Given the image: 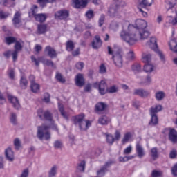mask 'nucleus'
I'll use <instances>...</instances> for the list:
<instances>
[{
  "label": "nucleus",
  "mask_w": 177,
  "mask_h": 177,
  "mask_svg": "<svg viewBox=\"0 0 177 177\" xmlns=\"http://www.w3.org/2000/svg\"><path fill=\"white\" fill-rule=\"evenodd\" d=\"M147 46H149L154 52L158 49V45L157 44V38L151 37L149 41L146 44Z\"/></svg>",
  "instance_id": "ddd939ff"
},
{
  "label": "nucleus",
  "mask_w": 177,
  "mask_h": 177,
  "mask_svg": "<svg viewBox=\"0 0 177 177\" xmlns=\"http://www.w3.org/2000/svg\"><path fill=\"white\" fill-rule=\"evenodd\" d=\"M145 85H150L151 84V76L147 75L145 81L142 82Z\"/></svg>",
  "instance_id": "6e6d98bb"
},
{
  "label": "nucleus",
  "mask_w": 177,
  "mask_h": 177,
  "mask_svg": "<svg viewBox=\"0 0 177 177\" xmlns=\"http://www.w3.org/2000/svg\"><path fill=\"white\" fill-rule=\"evenodd\" d=\"M108 15H109L110 17L121 19L122 16L120 6H118V4H112L108 10Z\"/></svg>",
  "instance_id": "20e7f679"
},
{
  "label": "nucleus",
  "mask_w": 177,
  "mask_h": 177,
  "mask_svg": "<svg viewBox=\"0 0 177 177\" xmlns=\"http://www.w3.org/2000/svg\"><path fill=\"white\" fill-rule=\"evenodd\" d=\"M110 121H111V120L106 115H102L98 118V123H100V125H108Z\"/></svg>",
  "instance_id": "b1692460"
},
{
  "label": "nucleus",
  "mask_w": 177,
  "mask_h": 177,
  "mask_svg": "<svg viewBox=\"0 0 177 177\" xmlns=\"http://www.w3.org/2000/svg\"><path fill=\"white\" fill-rule=\"evenodd\" d=\"M6 42L8 45H11V44H15V42H16V37H6Z\"/></svg>",
  "instance_id": "c03bdc74"
},
{
  "label": "nucleus",
  "mask_w": 177,
  "mask_h": 177,
  "mask_svg": "<svg viewBox=\"0 0 177 177\" xmlns=\"http://www.w3.org/2000/svg\"><path fill=\"white\" fill-rule=\"evenodd\" d=\"M177 156V151L175 149H173L172 151H170L169 153V158L171 159L176 158Z\"/></svg>",
  "instance_id": "0e129e2a"
},
{
  "label": "nucleus",
  "mask_w": 177,
  "mask_h": 177,
  "mask_svg": "<svg viewBox=\"0 0 177 177\" xmlns=\"http://www.w3.org/2000/svg\"><path fill=\"white\" fill-rule=\"evenodd\" d=\"M43 100L45 103H49L50 102V94L49 93H45Z\"/></svg>",
  "instance_id": "864d4df0"
},
{
  "label": "nucleus",
  "mask_w": 177,
  "mask_h": 177,
  "mask_svg": "<svg viewBox=\"0 0 177 177\" xmlns=\"http://www.w3.org/2000/svg\"><path fill=\"white\" fill-rule=\"evenodd\" d=\"M28 82H27V79L25 77H21V86L24 88L26 89L27 88Z\"/></svg>",
  "instance_id": "3c124183"
},
{
  "label": "nucleus",
  "mask_w": 177,
  "mask_h": 177,
  "mask_svg": "<svg viewBox=\"0 0 177 177\" xmlns=\"http://www.w3.org/2000/svg\"><path fill=\"white\" fill-rule=\"evenodd\" d=\"M171 174L174 176H177V163L171 167Z\"/></svg>",
  "instance_id": "e2e57ef3"
},
{
  "label": "nucleus",
  "mask_w": 177,
  "mask_h": 177,
  "mask_svg": "<svg viewBox=\"0 0 177 177\" xmlns=\"http://www.w3.org/2000/svg\"><path fill=\"white\" fill-rule=\"evenodd\" d=\"M142 61L143 62V63L150 64V62H151V54L143 53L142 55Z\"/></svg>",
  "instance_id": "a878e982"
},
{
  "label": "nucleus",
  "mask_w": 177,
  "mask_h": 177,
  "mask_svg": "<svg viewBox=\"0 0 177 177\" xmlns=\"http://www.w3.org/2000/svg\"><path fill=\"white\" fill-rule=\"evenodd\" d=\"M162 110V106L158 104L151 106L149 109V114H152L153 115H157V113H160Z\"/></svg>",
  "instance_id": "5701e85b"
},
{
  "label": "nucleus",
  "mask_w": 177,
  "mask_h": 177,
  "mask_svg": "<svg viewBox=\"0 0 177 177\" xmlns=\"http://www.w3.org/2000/svg\"><path fill=\"white\" fill-rule=\"evenodd\" d=\"M107 109V104L104 102H98L95 105L96 111H104Z\"/></svg>",
  "instance_id": "c756f323"
},
{
  "label": "nucleus",
  "mask_w": 177,
  "mask_h": 177,
  "mask_svg": "<svg viewBox=\"0 0 177 177\" xmlns=\"http://www.w3.org/2000/svg\"><path fill=\"white\" fill-rule=\"evenodd\" d=\"M143 70L147 74H150V73H153V71H154V65L151 64H146L144 66Z\"/></svg>",
  "instance_id": "2f4dec72"
},
{
  "label": "nucleus",
  "mask_w": 177,
  "mask_h": 177,
  "mask_svg": "<svg viewBox=\"0 0 177 177\" xmlns=\"http://www.w3.org/2000/svg\"><path fill=\"white\" fill-rule=\"evenodd\" d=\"M151 157L153 160H156L158 157V149L157 147H153L151 149Z\"/></svg>",
  "instance_id": "72a5a7b5"
},
{
  "label": "nucleus",
  "mask_w": 177,
  "mask_h": 177,
  "mask_svg": "<svg viewBox=\"0 0 177 177\" xmlns=\"http://www.w3.org/2000/svg\"><path fill=\"white\" fill-rule=\"evenodd\" d=\"M59 110L61 113V115H62V117L65 120H68V115H67V113H66V111H64V108L63 107V106L59 104Z\"/></svg>",
  "instance_id": "e433bc0d"
},
{
  "label": "nucleus",
  "mask_w": 177,
  "mask_h": 177,
  "mask_svg": "<svg viewBox=\"0 0 177 177\" xmlns=\"http://www.w3.org/2000/svg\"><path fill=\"white\" fill-rule=\"evenodd\" d=\"M56 78L57 81H59V82H61L62 84H64V82H66V79H64V77H63V75H62V74L60 73H57Z\"/></svg>",
  "instance_id": "603ef678"
},
{
  "label": "nucleus",
  "mask_w": 177,
  "mask_h": 177,
  "mask_svg": "<svg viewBox=\"0 0 177 177\" xmlns=\"http://www.w3.org/2000/svg\"><path fill=\"white\" fill-rule=\"evenodd\" d=\"M14 145L16 150H19L20 149L21 146V142H20V140L19 138H16L14 140Z\"/></svg>",
  "instance_id": "8fccbe9b"
},
{
  "label": "nucleus",
  "mask_w": 177,
  "mask_h": 177,
  "mask_svg": "<svg viewBox=\"0 0 177 177\" xmlns=\"http://www.w3.org/2000/svg\"><path fill=\"white\" fill-rule=\"evenodd\" d=\"M8 99L12 105V107L15 109V110H20L21 106H20V102H19V100L16 97H13V95H8Z\"/></svg>",
  "instance_id": "9b49d317"
},
{
  "label": "nucleus",
  "mask_w": 177,
  "mask_h": 177,
  "mask_svg": "<svg viewBox=\"0 0 177 177\" xmlns=\"http://www.w3.org/2000/svg\"><path fill=\"white\" fill-rule=\"evenodd\" d=\"M155 52L159 56L161 63H162V64H165V63H167V58L165 57L164 53L158 48V50H156Z\"/></svg>",
  "instance_id": "c85d7f7f"
},
{
  "label": "nucleus",
  "mask_w": 177,
  "mask_h": 177,
  "mask_svg": "<svg viewBox=\"0 0 177 177\" xmlns=\"http://www.w3.org/2000/svg\"><path fill=\"white\" fill-rule=\"evenodd\" d=\"M47 26L46 24L38 25L37 32L38 34H45L46 32Z\"/></svg>",
  "instance_id": "f704fd0d"
},
{
  "label": "nucleus",
  "mask_w": 177,
  "mask_h": 177,
  "mask_svg": "<svg viewBox=\"0 0 177 177\" xmlns=\"http://www.w3.org/2000/svg\"><path fill=\"white\" fill-rule=\"evenodd\" d=\"M10 121L11 124H13V125L17 124V116H16V113H11V116L10 118Z\"/></svg>",
  "instance_id": "79ce46f5"
},
{
  "label": "nucleus",
  "mask_w": 177,
  "mask_h": 177,
  "mask_svg": "<svg viewBox=\"0 0 177 177\" xmlns=\"http://www.w3.org/2000/svg\"><path fill=\"white\" fill-rule=\"evenodd\" d=\"M136 151L139 158H143V157H145L146 154L145 153V149H143V147H142V145L139 143H137L136 146Z\"/></svg>",
  "instance_id": "aec40b11"
},
{
  "label": "nucleus",
  "mask_w": 177,
  "mask_h": 177,
  "mask_svg": "<svg viewBox=\"0 0 177 177\" xmlns=\"http://www.w3.org/2000/svg\"><path fill=\"white\" fill-rule=\"evenodd\" d=\"M73 124L78 127L80 131H88L89 127L92 125V122L90 120H85V115L80 114L72 118Z\"/></svg>",
  "instance_id": "f03ea898"
},
{
  "label": "nucleus",
  "mask_w": 177,
  "mask_h": 177,
  "mask_svg": "<svg viewBox=\"0 0 177 177\" xmlns=\"http://www.w3.org/2000/svg\"><path fill=\"white\" fill-rule=\"evenodd\" d=\"M58 169L59 166L57 165H53L48 171V177H56Z\"/></svg>",
  "instance_id": "412c9836"
},
{
  "label": "nucleus",
  "mask_w": 177,
  "mask_h": 177,
  "mask_svg": "<svg viewBox=\"0 0 177 177\" xmlns=\"http://www.w3.org/2000/svg\"><path fill=\"white\" fill-rule=\"evenodd\" d=\"M169 48L174 53H177V41L176 39H173L169 43Z\"/></svg>",
  "instance_id": "7c9ffc66"
},
{
  "label": "nucleus",
  "mask_w": 177,
  "mask_h": 177,
  "mask_svg": "<svg viewBox=\"0 0 177 177\" xmlns=\"http://www.w3.org/2000/svg\"><path fill=\"white\" fill-rule=\"evenodd\" d=\"M138 9L140 13H142V16L144 17H147V12L146 10H147V8L145 7V8H143V7H141L140 6L138 7Z\"/></svg>",
  "instance_id": "49530a36"
},
{
  "label": "nucleus",
  "mask_w": 177,
  "mask_h": 177,
  "mask_svg": "<svg viewBox=\"0 0 177 177\" xmlns=\"http://www.w3.org/2000/svg\"><path fill=\"white\" fill-rule=\"evenodd\" d=\"M84 63L83 62H77L75 65V67L77 70H82L84 68Z\"/></svg>",
  "instance_id": "774afa93"
},
{
  "label": "nucleus",
  "mask_w": 177,
  "mask_h": 177,
  "mask_svg": "<svg viewBox=\"0 0 177 177\" xmlns=\"http://www.w3.org/2000/svg\"><path fill=\"white\" fill-rule=\"evenodd\" d=\"M93 86L95 88H98L100 95H106L107 93V84L105 80H101L100 83H94Z\"/></svg>",
  "instance_id": "0eeeda50"
},
{
  "label": "nucleus",
  "mask_w": 177,
  "mask_h": 177,
  "mask_svg": "<svg viewBox=\"0 0 177 177\" xmlns=\"http://www.w3.org/2000/svg\"><path fill=\"white\" fill-rule=\"evenodd\" d=\"M162 175V173L160 171L153 170L151 174L152 177H160Z\"/></svg>",
  "instance_id": "052dcab7"
},
{
  "label": "nucleus",
  "mask_w": 177,
  "mask_h": 177,
  "mask_svg": "<svg viewBox=\"0 0 177 177\" xmlns=\"http://www.w3.org/2000/svg\"><path fill=\"white\" fill-rule=\"evenodd\" d=\"M155 97L158 102H161L165 97V93L164 91H157L155 93Z\"/></svg>",
  "instance_id": "473e14b6"
},
{
  "label": "nucleus",
  "mask_w": 177,
  "mask_h": 177,
  "mask_svg": "<svg viewBox=\"0 0 177 177\" xmlns=\"http://www.w3.org/2000/svg\"><path fill=\"white\" fill-rule=\"evenodd\" d=\"M133 95H134L135 96H139L140 97H142L143 99H145L150 96V93L149 92V91L143 88H136L133 91Z\"/></svg>",
  "instance_id": "1a4fd4ad"
},
{
  "label": "nucleus",
  "mask_w": 177,
  "mask_h": 177,
  "mask_svg": "<svg viewBox=\"0 0 177 177\" xmlns=\"http://www.w3.org/2000/svg\"><path fill=\"white\" fill-rule=\"evenodd\" d=\"M62 146H63V143L60 140H56L54 142V147L55 149H60V148H62Z\"/></svg>",
  "instance_id": "bf43d9fd"
},
{
  "label": "nucleus",
  "mask_w": 177,
  "mask_h": 177,
  "mask_svg": "<svg viewBox=\"0 0 177 177\" xmlns=\"http://www.w3.org/2000/svg\"><path fill=\"white\" fill-rule=\"evenodd\" d=\"M108 93H115L118 91V88L115 86H112L109 87L108 89H106Z\"/></svg>",
  "instance_id": "de8ad7c7"
},
{
  "label": "nucleus",
  "mask_w": 177,
  "mask_h": 177,
  "mask_svg": "<svg viewBox=\"0 0 177 177\" xmlns=\"http://www.w3.org/2000/svg\"><path fill=\"white\" fill-rule=\"evenodd\" d=\"M106 71H107L106 66H104L103 64H102L100 66V74H104L106 73Z\"/></svg>",
  "instance_id": "69168bd1"
},
{
  "label": "nucleus",
  "mask_w": 177,
  "mask_h": 177,
  "mask_svg": "<svg viewBox=\"0 0 177 177\" xmlns=\"http://www.w3.org/2000/svg\"><path fill=\"white\" fill-rule=\"evenodd\" d=\"M153 3H154V0H142L140 3V6L145 9L146 8L151 6Z\"/></svg>",
  "instance_id": "393cba45"
},
{
  "label": "nucleus",
  "mask_w": 177,
  "mask_h": 177,
  "mask_svg": "<svg viewBox=\"0 0 177 177\" xmlns=\"http://www.w3.org/2000/svg\"><path fill=\"white\" fill-rule=\"evenodd\" d=\"M77 169L78 171H80V172H84V171H85V161H82L79 163Z\"/></svg>",
  "instance_id": "09e8293b"
},
{
  "label": "nucleus",
  "mask_w": 177,
  "mask_h": 177,
  "mask_svg": "<svg viewBox=\"0 0 177 177\" xmlns=\"http://www.w3.org/2000/svg\"><path fill=\"white\" fill-rule=\"evenodd\" d=\"M119 27H120V24L118 22H111L110 25V28L111 30H118Z\"/></svg>",
  "instance_id": "13d9d810"
},
{
  "label": "nucleus",
  "mask_w": 177,
  "mask_h": 177,
  "mask_svg": "<svg viewBox=\"0 0 177 177\" xmlns=\"http://www.w3.org/2000/svg\"><path fill=\"white\" fill-rule=\"evenodd\" d=\"M112 59L116 67H118L119 68H121V67H122L124 60L122 59V53H121V51L114 53V54L112 56Z\"/></svg>",
  "instance_id": "423d86ee"
},
{
  "label": "nucleus",
  "mask_w": 177,
  "mask_h": 177,
  "mask_svg": "<svg viewBox=\"0 0 177 177\" xmlns=\"http://www.w3.org/2000/svg\"><path fill=\"white\" fill-rule=\"evenodd\" d=\"M104 15H102L99 19V26L102 27L104 24Z\"/></svg>",
  "instance_id": "338daca9"
},
{
  "label": "nucleus",
  "mask_w": 177,
  "mask_h": 177,
  "mask_svg": "<svg viewBox=\"0 0 177 177\" xmlns=\"http://www.w3.org/2000/svg\"><path fill=\"white\" fill-rule=\"evenodd\" d=\"M50 126L42 124L37 127V136L39 140H50V132L48 131Z\"/></svg>",
  "instance_id": "7ed1b4c3"
},
{
  "label": "nucleus",
  "mask_w": 177,
  "mask_h": 177,
  "mask_svg": "<svg viewBox=\"0 0 177 177\" xmlns=\"http://www.w3.org/2000/svg\"><path fill=\"white\" fill-rule=\"evenodd\" d=\"M28 175H30V170L28 169H24L21 171L19 177H28Z\"/></svg>",
  "instance_id": "5fc2aeb1"
},
{
  "label": "nucleus",
  "mask_w": 177,
  "mask_h": 177,
  "mask_svg": "<svg viewBox=\"0 0 177 177\" xmlns=\"http://www.w3.org/2000/svg\"><path fill=\"white\" fill-rule=\"evenodd\" d=\"M131 69L134 73H140V71H142V66L139 64H134L131 66Z\"/></svg>",
  "instance_id": "ea45409f"
},
{
  "label": "nucleus",
  "mask_w": 177,
  "mask_h": 177,
  "mask_svg": "<svg viewBox=\"0 0 177 177\" xmlns=\"http://www.w3.org/2000/svg\"><path fill=\"white\" fill-rule=\"evenodd\" d=\"M85 16L88 18V19H93V16H95V15L93 14V10H88L86 12Z\"/></svg>",
  "instance_id": "680f3d73"
},
{
  "label": "nucleus",
  "mask_w": 177,
  "mask_h": 177,
  "mask_svg": "<svg viewBox=\"0 0 177 177\" xmlns=\"http://www.w3.org/2000/svg\"><path fill=\"white\" fill-rule=\"evenodd\" d=\"M93 49H99L102 46V39L99 35H95V39L91 43Z\"/></svg>",
  "instance_id": "a211bd4d"
},
{
  "label": "nucleus",
  "mask_w": 177,
  "mask_h": 177,
  "mask_svg": "<svg viewBox=\"0 0 177 177\" xmlns=\"http://www.w3.org/2000/svg\"><path fill=\"white\" fill-rule=\"evenodd\" d=\"M45 53H47L48 56L50 57V59H55V57H57V53H56V50H54L50 46H48L45 48Z\"/></svg>",
  "instance_id": "2eb2a0df"
},
{
  "label": "nucleus",
  "mask_w": 177,
  "mask_h": 177,
  "mask_svg": "<svg viewBox=\"0 0 177 177\" xmlns=\"http://www.w3.org/2000/svg\"><path fill=\"white\" fill-rule=\"evenodd\" d=\"M114 137L111 134H106V142L109 145H113L114 143Z\"/></svg>",
  "instance_id": "a18cd8bd"
},
{
  "label": "nucleus",
  "mask_w": 177,
  "mask_h": 177,
  "mask_svg": "<svg viewBox=\"0 0 177 177\" xmlns=\"http://www.w3.org/2000/svg\"><path fill=\"white\" fill-rule=\"evenodd\" d=\"M106 172H107V169L104 167L103 166L97 171V176H104L106 175Z\"/></svg>",
  "instance_id": "58836bf2"
},
{
  "label": "nucleus",
  "mask_w": 177,
  "mask_h": 177,
  "mask_svg": "<svg viewBox=\"0 0 177 177\" xmlns=\"http://www.w3.org/2000/svg\"><path fill=\"white\" fill-rule=\"evenodd\" d=\"M130 153H132V145L128 146L124 151L123 154L125 156L129 154Z\"/></svg>",
  "instance_id": "4d7b16f0"
},
{
  "label": "nucleus",
  "mask_w": 177,
  "mask_h": 177,
  "mask_svg": "<svg viewBox=\"0 0 177 177\" xmlns=\"http://www.w3.org/2000/svg\"><path fill=\"white\" fill-rule=\"evenodd\" d=\"M74 49V43L72 41H68L66 43V50L71 52Z\"/></svg>",
  "instance_id": "a19ab883"
},
{
  "label": "nucleus",
  "mask_w": 177,
  "mask_h": 177,
  "mask_svg": "<svg viewBox=\"0 0 177 177\" xmlns=\"http://www.w3.org/2000/svg\"><path fill=\"white\" fill-rule=\"evenodd\" d=\"M165 131H169V140L171 143H177V132L175 129H165Z\"/></svg>",
  "instance_id": "f8f14e48"
},
{
  "label": "nucleus",
  "mask_w": 177,
  "mask_h": 177,
  "mask_svg": "<svg viewBox=\"0 0 177 177\" xmlns=\"http://www.w3.org/2000/svg\"><path fill=\"white\" fill-rule=\"evenodd\" d=\"M42 63L44 64H46V66H50L51 67H53L54 68H56V66H55V64L53 63V62H52V60L43 59Z\"/></svg>",
  "instance_id": "37998d69"
},
{
  "label": "nucleus",
  "mask_w": 177,
  "mask_h": 177,
  "mask_svg": "<svg viewBox=\"0 0 177 177\" xmlns=\"http://www.w3.org/2000/svg\"><path fill=\"white\" fill-rule=\"evenodd\" d=\"M21 21V13H20V12H17L12 19V23L15 27H19V24H20Z\"/></svg>",
  "instance_id": "4be33fe9"
},
{
  "label": "nucleus",
  "mask_w": 177,
  "mask_h": 177,
  "mask_svg": "<svg viewBox=\"0 0 177 177\" xmlns=\"http://www.w3.org/2000/svg\"><path fill=\"white\" fill-rule=\"evenodd\" d=\"M37 115L38 117L40 118V120H46V121H50L51 124H55L53 122V116L52 115V113L49 111H45L42 109H39L37 111Z\"/></svg>",
  "instance_id": "39448f33"
},
{
  "label": "nucleus",
  "mask_w": 177,
  "mask_h": 177,
  "mask_svg": "<svg viewBox=\"0 0 177 177\" xmlns=\"http://www.w3.org/2000/svg\"><path fill=\"white\" fill-rule=\"evenodd\" d=\"M29 78L31 82L30 88L32 92H33V93H37L39 92V84L35 83V81L34 80L35 77H34V75H30Z\"/></svg>",
  "instance_id": "4468645a"
},
{
  "label": "nucleus",
  "mask_w": 177,
  "mask_h": 177,
  "mask_svg": "<svg viewBox=\"0 0 177 177\" xmlns=\"http://www.w3.org/2000/svg\"><path fill=\"white\" fill-rule=\"evenodd\" d=\"M131 138H132V133H131V132H127L124 134V138L122 140V143L123 145H125V143H128Z\"/></svg>",
  "instance_id": "c9c22d12"
},
{
  "label": "nucleus",
  "mask_w": 177,
  "mask_h": 177,
  "mask_svg": "<svg viewBox=\"0 0 177 177\" xmlns=\"http://www.w3.org/2000/svg\"><path fill=\"white\" fill-rule=\"evenodd\" d=\"M176 3V1H167L166 3V9L167 12L169 15V16H172L171 15H176V10H175V3Z\"/></svg>",
  "instance_id": "9d476101"
},
{
  "label": "nucleus",
  "mask_w": 177,
  "mask_h": 177,
  "mask_svg": "<svg viewBox=\"0 0 177 177\" xmlns=\"http://www.w3.org/2000/svg\"><path fill=\"white\" fill-rule=\"evenodd\" d=\"M69 16L70 11L68 10H61L55 13V17L58 20H66Z\"/></svg>",
  "instance_id": "6e6552de"
},
{
  "label": "nucleus",
  "mask_w": 177,
  "mask_h": 177,
  "mask_svg": "<svg viewBox=\"0 0 177 177\" xmlns=\"http://www.w3.org/2000/svg\"><path fill=\"white\" fill-rule=\"evenodd\" d=\"M147 27V22L143 19H137L135 26L129 24L128 26V31L124 30L120 33V37L124 42L129 45H135L139 39H147L150 32L145 30V28Z\"/></svg>",
  "instance_id": "f257e3e1"
},
{
  "label": "nucleus",
  "mask_w": 177,
  "mask_h": 177,
  "mask_svg": "<svg viewBox=\"0 0 177 177\" xmlns=\"http://www.w3.org/2000/svg\"><path fill=\"white\" fill-rule=\"evenodd\" d=\"M127 60H129L130 62H132V60H135V53H133V50H130L127 53Z\"/></svg>",
  "instance_id": "4c0bfd02"
},
{
  "label": "nucleus",
  "mask_w": 177,
  "mask_h": 177,
  "mask_svg": "<svg viewBox=\"0 0 177 177\" xmlns=\"http://www.w3.org/2000/svg\"><path fill=\"white\" fill-rule=\"evenodd\" d=\"M75 84L77 86L82 88L85 85V79H84V75L79 73L75 77Z\"/></svg>",
  "instance_id": "dca6fc26"
},
{
  "label": "nucleus",
  "mask_w": 177,
  "mask_h": 177,
  "mask_svg": "<svg viewBox=\"0 0 177 177\" xmlns=\"http://www.w3.org/2000/svg\"><path fill=\"white\" fill-rule=\"evenodd\" d=\"M36 21H39V23H44L48 19V15L45 13H40L35 15Z\"/></svg>",
  "instance_id": "bb28decb"
},
{
  "label": "nucleus",
  "mask_w": 177,
  "mask_h": 177,
  "mask_svg": "<svg viewBox=\"0 0 177 177\" xmlns=\"http://www.w3.org/2000/svg\"><path fill=\"white\" fill-rule=\"evenodd\" d=\"M75 5V8L80 9L81 8H85L88 5V0H73Z\"/></svg>",
  "instance_id": "6ab92c4d"
},
{
  "label": "nucleus",
  "mask_w": 177,
  "mask_h": 177,
  "mask_svg": "<svg viewBox=\"0 0 177 177\" xmlns=\"http://www.w3.org/2000/svg\"><path fill=\"white\" fill-rule=\"evenodd\" d=\"M150 115H151V120L149 122V125H150L151 127L158 125V116H157V115H152V114H150Z\"/></svg>",
  "instance_id": "cd10ccee"
},
{
  "label": "nucleus",
  "mask_w": 177,
  "mask_h": 177,
  "mask_svg": "<svg viewBox=\"0 0 177 177\" xmlns=\"http://www.w3.org/2000/svg\"><path fill=\"white\" fill-rule=\"evenodd\" d=\"M5 156L8 161L12 162L15 160V153L12 150V148L8 147L5 150Z\"/></svg>",
  "instance_id": "f3484780"
}]
</instances>
